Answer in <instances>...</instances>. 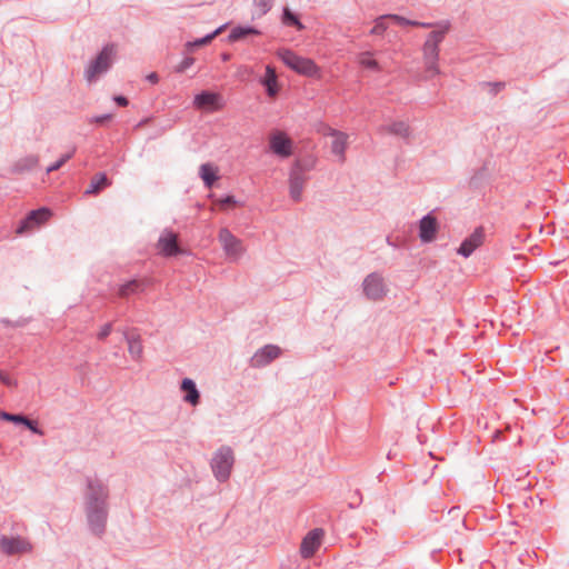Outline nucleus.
Masks as SVG:
<instances>
[{"label":"nucleus","instance_id":"obj_43","mask_svg":"<svg viewBox=\"0 0 569 569\" xmlns=\"http://www.w3.org/2000/svg\"><path fill=\"white\" fill-rule=\"evenodd\" d=\"M114 101L121 106V107H126L128 104V100L127 98L122 97V96H117L114 97Z\"/></svg>","mask_w":569,"mask_h":569},{"label":"nucleus","instance_id":"obj_5","mask_svg":"<svg viewBox=\"0 0 569 569\" xmlns=\"http://www.w3.org/2000/svg\"><path fill=\"white\" fill-rule=\"evenodd\" d=\"M193 106L196 109L201 111L214 112L221 110L224 107V101L220 93L202 91L201 93L194 96Z\"/></svg>","mask_w":569,"mask_h":569},{"label":"nucleus","instance_id":"obj_18","mask_svg":"<svg viewBox=\"0 0 569 569\" xmlns=\"http://www.w3.org/2000/svg\"><path fill=\"white\" fill-rule=\"evenodd\" d=\"M181 391L184 392L183 400L189 402L192 406H197L199 403V391L196 387L193 380L186 378L181 382Z\"/></svg>","mask_w":569,"mask_h":569},{"label":"nucleus","instance_id":"obj_42","mask_svg":"<svg viewBox=\"0 0 569 569\" xmlns=\"http://www.w3.org/2000/svg\"><path fill=\"white\" fill-rule=\"evenodd\" d=\"M26 161L28 162L27 168H32L38 164L39 159L38 157H29Z\"/></svg>","mask_w":569,"mask_h":569},{"label":"nucleus","instance_id":"obj_4","mask_svg":"<svg viewBox=\"0 0 569 569\" xmlns=\"http://www.w3.org/2000/svg\"><path fill=\"white\" fill-rule=\"evenodd\" d=\"M114 56V46L104 47L97 59L88 66L86 70L87 80L92 82L99 74L106 72L110 68Z\"/></svg>","mask_w":569,"mask_h":569},{"label":"nucleus","instance_id":"obj_29","mask_svg":"<svg viewBox=\"0 0 569 569\" xmlns=\"http://www.w3.org/2000/svg\"><path fill=\"white\" fill-rule=\"evenodd\" d=\"M223 29H224V26L218 28L211 34H208V36H206V37H203V38H201L199 40H196L194 42L188 43V46H190V47H200V46L208 44L212 39H214L218 34H220Z\"/></svg>","mask_w":569,"mask_h":569},{"label":"nucleus","instance_id":"obj_27","mask_svg":"<svg viewBox=\"0 0 569 569\" xmlns=\"http://www.w3.org/2000/svg\"><path fill=\"white\" fill-rule=\"evenodd\" d=\"M250 34H259V31L251 27H237L232 29L231 33L229 34V40L238 41Z\"/></svg>","mask_w":569,"mask_h":569},{"label":"nucleus","instance_id":"obj_39","mask_svg":"<svg viewBox=\"0 0 569 569\" xmlns=\"http://www.w3.org/2000/svg\"><path fill=\"white\" fill-rule=\"evenodd\" d=\"M22 423L27 426L32 432L42 435V432L37 428L36 422L29 420L28 418L24 417V421H22Z\"/></svg>","mask_w":569,"mask_h":569},{"label":"nucleus","instance_id":"obj_37","mask_svg":"<svg viewBox=\"0 0 569 569\" xmlns=\"http://www.w3.org/2000/svg\"><path fill=\"white\" fill-rule=\"evenodd\" d=\"M111 331H112V325L106 323L99 329V331L97 333V338L102 341L111 333Z\"/></svg>","mask_w":569,"mask_h":569},{"label":"nucleus","instance_id":"obj_14","mask_svg":"<svg viewBox=\"0 0 569 569\" xmlns=\"http://www.w3.org/2000/svg\"><path fill=\"white\" fill-rule=\"evenodd\" d=\"M363 289L366 296L371 300H379L386 295L383 280L376 274L366 278Z\"/></svg>","mask_w":569,"mask_h":569},{"label":"nucleus","instance_id":"obj_19","mask_svg":"<svg viewBox=\"0 0 569 569\" xmlns=\"http://www.w3.org/2000/svg\"><path fill=\"white\" fill-rule=\"evenodd\" d=\"M148 284V280H130L119 287L118 295L122 298H127L131 295L143 291L144 287Z\"/></svg>","mask_w":569,"mask_h":569},{"label":"nucleus","instance_id":"obj_25","mask_svg":"<svg viewBox=\"0 0 569 569\" xmlns=\"http://www.w3.org/2000/svg\"><path fill=\"white\" fill-rule=\"evenodd\" d=\"M388 133L396 134L402 138H407L410 134V127L405 121H396L383 128Z\"/></svg>","mask_w":569,"mask_h":569},{"label":"nucleus","instance_id":"obj_12","mask_svg":"<svg viewBox=\"0 0 569 569\" xmlns=\"http://www.w3.org/2000/svg\"><path fill=\"white\" fill-rule=\"evenodd\" d=\"M439 223L436 217L427 214L419 222V238L422 242H431L436 239Z\"/></svg>","mask_w":569,"mask_h":569},{"label":"nucleus","instance_id":"obj_20","mask_svg":"<svg viewBox=\"0 0 569 569\" xmlns=\"http://www.w3.org/2000/svg\"><path fill=\"white\" fill-rule=\"evenodd\" d=\"M199 174L208 188H211L212 184L219 179L218 168L211 163L201 164L199 168Z\"/></svg>","mask_w":569,"mask_h":569},{"label":"nucleus","instance_id":"obj_9","mask_svg":"<svg viewBox=\"0 0 569 569\" xmlns=\"http://www.w3.org/2000/svg\"><path fill=\"white\" fill-rule=\"evenodd\" d=\"M158 252L164 257H171L182 253L178 244V234L171 230H164L159 237L157 243Z\"/></svg>","mask_w":569,"mask_h":569},{"label":"nucleus","instance_id":"obj_44","mask_svg":"<svg viewBox=\"0 0 569 569\" xmlns=\"http://www.w3.org/2000/svg\"><path fill=\"white\" fill-rule=\"evenodd\" d=\"M148 79H149L151 82H153V83L158 82V76H157V73H150V74L148 76Z\"/></svg>","mask_w":569,"mask_h":569},{"label":"nucleus","instance_id":"obj_8","mask_svg":"<svg viewBox=\"0 0 569 569\" xmlns=\"http://www.w3.org/2000/svg\"><path fill=\"white\" fill-rule=\"evenodd\" d=\"M325 532L322 529L316 528L310 530L302 539L300 545V555L305 559L311 558L322 543Z\"/></svg>","mask_w":569,"mask_h":569},{"label":"nucleus","instance_id":"obj_32","mask_svg":"<svg viewBox=\"0 0 569 569\" xmlns=\"http://www.w3.org/2000/svg\"><path fill=\"white\" fill-rule=\"evenodd\" d=\"M283 22L288 24L296 26L299 30L303 29L302 23L297 19L296 16H293L289 9H284L283 12Z\"/></svg>","mask_w":569,"mask_h":569},{"label":"nucleus","instance_id":"obj_28","mask_svg":"<svg viewBox=\"0 0 569 569\" xmlns=\"http://www.w3.org/2000/svg\"><path fill=\"white\" fill-rule=\"evenodd\" d=\"M128 349L132 357L140 358L142 355V343L139 337L128 338Z\"/></svg>","mask_w":569,"mask_h":569},{"label":"nucleus","instance_id":"obj_45","mask_svg":"<svg viewBox=\"0 0 569 569\" xmlns=\"http://www.w3.org/2000/svg\"><path fill=\"white\" fill-rule=\"evenodd\" d=\"M416 27H422V28H429L431 27L430 23H425V22H418V24H415Z\"/></svg>","mask_w":569,"mask_h":569},{"label":"nucleus","instance_id":"obj_1","mask_svg":"<svg viewBox=\"0 0 569 569\" xmlns=\"http://www.w3.org/2000/svg\"><path fill=\"white\" fill-rule=\"evenodd\" d=\"M448 29V26H440L438 29L428 34L422 46V60L426 79H432L440 74L439 44L445 39Z\"/></svg>","mask_w":569,"mask_h":569},{"label":"nucleus","instance_id":"obj_26","mask_svg":"<svg viewBox=\"0 0 569 569\" xmlns=\"http://www.w3.org/2000/svg\"><path fill=\"white\" fill-rule=\"evenodd\" d=\"M358 62L362 68L379 72L381 71V67L379 62L373 58V54L369 51L361 52L358 56Z\"/></svg>","mask_w":569,"mask_h":569},{"label":"nucleus","instance_id":"obj_11","mask_svg":"<svg viewBox=\"0 0 569 569\" xmlns=\"http://www.w3.org/2000/svg\"><path fill=\"white\" fill-rule=\"evenodd\" d=\"M30 549V543L20 537L3 536L0 538V550L7 556L26 553Z\"/></svg>","mask_w":569,"mask_h":569},{"label":"nucleus","instance_id":"obj_23","mask_svg":"<svg viewBox=\"0 0 569 569\" xmlns=\"http://www.w3.org/2000/svg\"><path fill=\"white\" fill-rule=\"evenodd\" d=\"M262 83L266 86L267 92L270 97H274L278 93L279 87H278L277 74H276V70L271 66H267L266 77L262 80Z\"/></svg>","mask_w":569,"mask_h":569},{"label":"nucleus","instance_id":"obj_38","mask_svg":"<svg viewBox=\"0 0 569 569\" xmlns=\"http://www.w3.org/2000/svg\"><path fill=\"white\" fill-rule=\"evenodd\" d=\"M0 382H2L3 385H6L8 387L16 385V382L7 373H4L1 370H0Z\"/></svg>","mask_w":569,"mask_h":569},{"label":"nucleus","instance_id":"obj_6","mask_svg":"<svg viewBox=\"0 0 569 569\" xmlns=\"http://www.w3.org/2000/svg\"><path fill=\"white\" fill-rule=\"evenodd\" d=\"M270 150L280 158H289L293 153V142L283 131H273L269 137Z\"/></svg>","mask_w":569,"mask_h":569},{"label":"nucleus","instance_id":"obj_36","mask_svg":"<svg viewBox=\"0 0 569 569\" xmlns=\"http://www.w3.org/2000/svg\"><path fill=\"white\" fill-rule=\"evenodd\" d=\"M194 62V59L191 57L184 58L177 67V72H184L187 69H189Z\"/></svg>","mask_w":569,"mask_h":569},{"label":"nucleus","instance_id":"obj_21","mask_svg":"<svg viewBox=\"0 0 569 569\" xmlns=\"http://www.w3.org/2000/svg\"><path fill=\"white\" fill-rule=\"evenodd\" d=\"M305 177L300 172H292L290 176V196L295 201H299L301 199L303 186H305Z\"/></svg>","mask_w":569,"mask_h":569},{"label":"nucleus","instance_id":"obj_46","mask_svg":"<svg viewBox=\"0 0 569 569\" xmlns=\"http://www.w3.org/2000/svg\"><path fill=\"white\" fill-rule=\"evenodd\" d=\"M496 90H500L503 84L502 83H495V84H491Z\"/></svg>","mask_w":569,"mask_h":569},{"label":"nucleus","instance_id":"obj_24","mask_svg":"<svg viewBox=\"0 0 569 569\" xmlns=\"http://www.w3.org/2000/svg\"><path fill=\"white\" fill-rule=\"evenodd\" d=\"M110 180L104 173L96 174L90 182L89 188L86 190V194H97L106 187L110 186Z\"/></svg>","mask_w":569,"mask_h":569},{"label":"nucleus","instance_id":"obj_13","mask_svg":"<svg viewBox=\"0 0 569 569\" xmlns=\"http://www.w3.org/2000/svg\"><path fill=\"white\" fill-rule=\"evenodd\" d=\"M280 348L273 345L266 346L257 351L251 358V366L263 367L280 356Z\"/></svg>","mask_w":569,"mask_h":569},{"label":"nucleus","instance_id":"obj_34","mask_svg":"<svg viewBox=\"0 0 569 569\" xmlns=\"http://www.w3.org/2000/svg\"><path fill=\"white\" fill-rule=\"evenodd\" d=\"M386 17H389V20H392L398 24H409V26L418 24V21H411V20H408L398 14H386Z\"/></svg>","mask_w":569,"mask_h":569},{"label":"nucleus","instance_id":"obj_17","mask_svg":"<svg viewBox=\"0 0 569 569\" xmlns=\"http://www.w3.org/2000/svg\"><path fill=\"white\" fill-rule=\"evenodd\" d=\"M88 519L96 531H100L103 528L107 518L106 505L99 502L97 506H87Z\"/></svg>","mask_w":569,"mask_h":569},{"label":"nucleus","instance_id":"obj_33","mask_svg":"<svg viewBox=\"0 0 569 569\" xmlns=\"http://www.w3.org/2000/svg\"><path fill=\"white\" fill-rule=\"evenodd\" d=\"M273 0H254L259 14H264L272 6Z\"/></svg>","mask_w":569,"mask_h":569},{"label":"nucleus","instance_id":"obj_15","mask_svg":"<svg viewBox=\"0 0 569 569\" xmlns=\"http://www.w3.org/2000/svg\"><path fill=\"white\" fill-rule=\"evenodd\" d=\"M485 233L482 228H477L467 239L463 240L458 249V253L469 257L477 248L483 243Z\"/></svg>","mask_w":569,"mask_h":569},{"label":"nucleus","instance_id":"obj_47","mask_svg":"<svg viewBox=\"0 0 569 569\" xmlns=\"http://www.w3.org/2000/svg\"><path fill=\"white\" fill-rule=\"evenodd\" d=\"M222 59H223V60H228V59H229V56H228V54H223Z\"/></svg>","mask_w":569,"mask_h":569},{"label":"nucleus","instance_id":"obj_10","mask_svg":"<svg viewBox=\"0 0 569 569\" xmlns=\"http://www.w3.org/2000/svg\"><path fill=\"white\" fill-rule=\"evenodd\" d=\"M51 216V211L47 208H40L38 210L31 211L17 229V233L22 234L43 224L50 219Z\"/></svg>","mask_w":569,"mask_h":569},{"label":"nucleus","instance_id":"obj_35","mask_svg":"<svg viewBox=\"0 0 569 569\" xmlns=\"http://www.w3.org/2000/svg\"><path fill=\"white\" fill-rule=\"evenodd\" d=\"M0 418L6 420V421H11V422H16V423H22V421H24V417L23 416L11 415V413H7V412H1L0 413Z\"/></svg>","mask_w":569,"mask_h":569},{"label":"nucleus","instance_id":"obj_40","mask_svg":"<svg viewBox=\"0 0 569 569\" xmlns=\"http://www.w3.org/2000/svg\"><path fill=\"white\" fill-rule=\"evenodd\" d=\"M112 116L111 114H104V116H100V117H94L92 119V122H96V123H103L106 121H109L111 120Z\"/></svg>","mask_w":569,"mask_h":569},{"label":"nucleus","instance_id":"obj_7","mask_svg":"<svg viewBox=\"0 0 569 569\" xmlns=\"http://www.w3.org/2000/svg\"><path fill=\"white\" fill-rule=\"evenodd\" d=\"M218 238L228 257L237 260L242 256L244 249L241 240L234 237L228 229H221Z\"/></svg>","mask_w":569,"mask_h":569},{"label":"nucleus","instance_id":"obj_22","mask_svg":"<svg viewBox=\"0 0 569 569\" xmlns=\"http://www.w3.org/2000/svg\"><path fill=\"white\" fill-rule=\"evenodd\" d=\"M331 137V150L336 156H338L342 160L348 142V136L342 132L335 131L332 132Z\"/></svg>","mask_w":569,"mask_h":569},{"label":"nucleus","instance_id":"obj_31","mask_svg":"<svg viewBox=\"0 0 569 569\" xmlns=\"http://www.w3.org/2000/svg\"><path fill=\"white\" fill-rule=\"evenodd\" d=\"M73 153H74V149H72L70 152L63 154L57 162H54L53 164H51L50 167L47 168V172L50 173L52 171L60 169L69 159L72 158Z\"/></svg>","mask_w":569,"mask_h":569},{"label":"nucleus","instance_id":"obj_30","mask_svg":"<svg viewBox=\"0 0 569 569\" xmlns=\"http://www.w3.org/2000/svg\"><path fill=\"white\" fill-rule=\"evenodd\" d=\"M386 20H389V17H386V16L379 17L375 21V26L371 29V33L372 34H382L387 30V28H388V26L385 22Z\"/></svg>","mask_w":569,"mask_h":569},{"label":"nucleus","instance_id":"obj_16","mask_svg":"<svg viewBox=\"0 0 569 569\" xmlns=\"http://www.w3.org/2000/svg\"><path fill=\"white\" fill-rule=\"evenodd\" d=\"M87 506H97L99 502L106 505L107 490L103 485L94 479L88 481Z\"/></svg>","mask_w":569,"mask_h":569},{"label":"nucleus","instance_id":"obj_41","mask_svg":"<svg viewBox=\"0 0 569 569\" xmlns=\"http://www.w3.org/2000/svg\"><path fill=\"white\" fill-rule=\"evenodd\" d=\"M219 203L223 207L227 204H236V199L232 196H229L222 200L219 201Z\"/></svg>","mask_w":569,"mask_h":569},{"label":"nucleus","instance_id":"obj_3","mask_svg":"<svg viewBox=\"0 0 569 569\" xmlns=\"http://www.w3.org/2000/svg\"><path fill=\"white\" fill-rule=\"evenodd\" d=\"M234 462L233 452L229 447H221L213 456L211 467L218 480L229 478Z\"/></svg>","mask_w":569,"mask_h":569},{"label":"nucleus","instance_id":"obj_2","mask_svg":"<svg viewBox=\"0 0 569 569\" xmlns=\"http://www.w3.org/2000/svg\"><path fill=\"white\" fill-rule=\"evenodd\" d=\"M278 57L282 60V62L296 71L297 73L307 76V77H319L320 69L313 62V60L297 56L295 52L290 50H280L278 51Z\"/></svg>","mask_w":569,"mask_h":569}]
</instances>
